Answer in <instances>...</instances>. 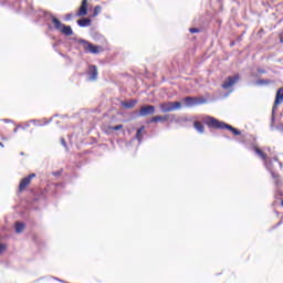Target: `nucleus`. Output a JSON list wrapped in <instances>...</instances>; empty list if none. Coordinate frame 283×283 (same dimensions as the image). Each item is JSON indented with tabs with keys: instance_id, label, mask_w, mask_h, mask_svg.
I'll return each instance as SVG.
<instances>
[{
	"instance_id": "obj_15",
	"label": "nucleus",
	"mask_w": 283,
	"mask_h": 283,
	"mask_svg": "<svg viewBox=\"0 0 283 283\" xmlns=\"http://www.w3.org/2000/svg\"><path fill=\"white\" fill-rule=\"evenodd\" d=\"M136 103H138V101L129 99L128 102H123L122 106L125 107L126 109H132V107H135Z\"/></svg>"
},
{
	"instance_id": "obj_17",
	"label": "nucleus",
	"mask_w": 283,
	"mask_h": 283,
	"mask_svg": "<svg viewBox=\"0 0 283 283\" xmlns=\"http://www.w3.org/2000/svg\"><path fill=\"white\" fill-rule=\"evenodd\" d=\"M193 127L199 132V134H205V126L201 122H195Z\"/></svg>"
},
{
	"instance_id": "obj_19",
	"label": "nucleus",
	"mask_w": 283,
	"mask_h": 283,
	"mask_svg": "<svg viewBox=\"0 0 283 283\" xmlns=\"http://www.w3.org/2000/svg\"><path fill=\"white\" fill-rule=\"evenodd\" d=\"M271 83H273L271 80H258L255 85H271Z\"/></svg>"
},
{
	"instance_id": "obj_13",
	"label": "nucleus",
	"mask_w": 283,
	"mask_h": 283,
	"mask_svg": "<svg viewBox=\"0 0 283 283\" xmlns=\"http://www.w3.org/2000/svg\"><path fill=\"white\" fill-rule=\"evenodd\" d=\"M77 25H80V28H90L92 20L90 18H82L77 20Z\"/></svg>"
},
{
	"instance_id": "obj_36",
	"label": "nucleus",
	"mask_w": 283,
	"mask_h": 283,
	"mask_svg": "<svg viewBox=\"0 0 283 283\" xmlns=\"http://www.w3.org/2000/svg\"><path fill=\"white\" fill-rule=\"evenodd\" d=\"M24 154L23 153H20V156H23Z\"/></svg>"
},
{
	"instance_id": "obj_31",
	"label": "nucleus",
	"mask_w": 283,
	"mask_h": 283,
	"mask_svg": "<svg viewBox=\"0 0 283 283\" xmlns=\"http://www.w3.org/2000/svg\"><path fill=\"white\" fill-rule=\"evenodd\" d=\"M4 120V123H10V119H3Z\"/></svg>"
},
{
	"instance_id": "obj_25",
	"label": "nucleus",
	"mask_w": 283,
	"mask_h": 283,
	"mask_svg": "<svg viewBox=\"0 0 283 283\" xmlns=\"http://www.w3.org/2000/svg\"><path fill=\"white\" fill-rule=\"evenodd\" d=\"M61 143H62L63 147H67V143H65V138H61Z\"/></svg>"
},
{
	"instance_id": "obj_16",
	"label": "nucleus",
	"mask_w": 283,
	"mask_h": 283,
	"mask_svg": "<svg viewBox=\"0 0 283 283\" xmlns=\"http://www.w3.org/2000/svg\"><path fill=\"white\" fill-rule=\"evenodd\" d=\"M169 117L167 115L165 116H155L150 119V123H160V122H165L168 120Z\"/></svg>"
},
{
	"instance_id": "obj_28",
	"label": "nucleus",
	"mask_w": 283,
	"mask_h": 283,
	"mask_svg": "<svg viewBox=\"0 0 283 283\" xmlns=\"http://www.w3.org/2000/svg\"><path fill=\"white\" fill-rule=\"evenodd\" d=\"M54 176H61V172L60 171H56L53 174Z\"/></svg>"
},
{
	"instance_id": "obj_11",
	"label": "nucleus",
	"mask_w": 283,
	"mask_h": 283,
	"mask_svg": "<svg viewBox=\"0 0 283 283\" xmlns=\"http://www.w3.org/2000/svg\"><path fill=\"white\" fill-rule=\"evenodd\" d=\"M156 112V107L154 105L143 106L139 109V116H151Z\"/></svg>"
},
{
	"instance_id": "obj_30",
	"label": "nucleus",
	"mask_w": 283,
	"mask_h": 283,
	"mask_svg": "<svg viewBox=\"0 0 283 283\" xmlns=\"http://www.w3.org/2000/svg\"><path fill=\"white\" fill-rule=\"evenodd\" d=\"M279 165H280V169H282L283 168V164L279 161Z\"/></svg>"
},
{
	"instance_id": "obj_14",
	"label": "nucleus",
	"mask_w": 283,
	"mask_h": 283,
	"mask_svg": "<svg viewBox=\"0 0 283 283\" xmlns=\"http://www.w3.org/2000/svg\"><path fill=\"white\" fill-rule=\"evenodd\" d=\"M143 136H145V126H142L139 129H137V133H136V140H138L139 145L140 143H143Z\"/></svg>"
},
{
	"instance_id": "obj_26",
	"label": "nucleus",
	"mask_w": 283,
	"mask_h": 283,
	"mask_svg": "<svg viewBox=\"0 0 283 283\" xmlns=\"http://www.w3.org/2000/svg\"><path fill=\"white\" fill-rule=\"evenodd\" d=\"M72 17H73L72 13L66 14L65 20H66V21H70V19H72Z\"/></svg>"
},
{
	"instance_id": "obj_18",
	"label": "nucleus",
	"mask_w": 283,
	"mask_h": 283,
	"mask_svg": "<svg viewBox=\"0 0 283 283\" xmlns=\"http://www.w3.org/2000/svg\"><path fill=\"white\" fill-rule=\"evenodd\" d=\"M23 229H25V224L21 222L15 223V232L23 233Z\"/></svg>"
},
{
	"instance_id": "obj_32",
	"label": "nucleus",
	"mask_w": 283,
	"mask_h": 283,
	"mask_svg": "<svg viewBox=\"0 0 283 283\" xmlns=\"http://www.w3.org/2000/svg\"><path fill=\"white\" fill-rule=\"evenodd\" d=\"M0 147H2V148L4 147L3 143H1V142H0Z\"/></svg>"
},
{
	"instance_id": "obj_6",
	"label": "nucleus",
	"mask_w": 283,
	"mask_h": 283,
	"mask_svg": "<svg viewBox=\"0 0 283 283\" xmlns=\"http://www.w3.org/2000/svg\"><path fill=\"white\" fill-rule=\"evenodd\" d=\"M282 103H283V87L276 91L275 101L272 107V120H275V109L277 108V105H282Z\"/></svg>"
},
{
	"instance_id": "obj_4",
	"label": "nucleus",
	"mask_w": 283,
	"mask_h": 283,
	"mask_svg": "<svg viewBox=\"0 0 283 283\" xmlns=\"http://www.w3.org/2000/svg\"><path fill=\"white\" fill-rule=\"evenodd\" d=\"M159 107L164 114H167L169 112H176V109H180L182 104L180 102H166L161 103Z\"/></svg>"
},
{
	"instance_id": "obj_12",
	"label": "nucleus",
	"mask_w": 283,
	"mask_h": 283,
	"mask_svg": "<svg viewBox=\"0 0 283 283\" xmlns=\"http://www.w3.org/2000/svg\"><path fill=\"white\" fill-rule=\"evenodd\" d=\"M87 15V0H82V4L76 13V17Z\"/></svg>"
},
{
	"instance_id": "obj_8",
	"label": "nucleus",
	"mask_w": 283,
	"mask_h": 283,
	"mask_svg": "<svg viewBox=\"0 0 283 283\" xmlns=\"http://www.w3.org/2000/svg\"><path fill=\"white\" fill-rule=\"evenodd\" d=\"M238 81H240V75L237 74V75H233V76H229L223 82L222 88L223 90H229V88L233 87L235 85V83H238Z\"/></svg>"
},
{
	"instance_id": "obj_5",
	"label": "nucleus",
	"mask_w": 283,
	"mask_h": 283,
	"mask_svg": "<svg viewBox=\"0 0 283 283\" xmlns=\"http://www.w3.org/2000/svg\"><path fill=\"white\" fill-rule=\"evenodd\" d=\"M182 101L186 107H196L197 105H205V103H207V99L205 98L191 96H187Z\"/></svg>"
},
{
	"instance_id": "obj_1",
	"label": "nucleus",
	"mask_w": 283,
	"mask_h": 283,
	"mask_svg": "<svg viewBox=\"0 0 283 283\" xmlns=\"http://www.w3.org/2000/svg\"><path fill=\"white\" fill-rule=\"evenodd\" d=\"M206 125H208V127H212L213 129H229V132H232L234 136H240L242 134L239 129L233 128V126L224 122H220L214 117H207Z\"/></svg>"
},
{
	"instance_id": "obj_33",
	"label": "nucleus",
	"mask_w": 283,
	"mask_h": 283,
	"mask_svg": "<svg viewBox=\"0 0 283 283\" xmlns=\"http://www.w3.org/2000/svg\"><path fill=\"white\" fill-rule=\"evenodd\" d=\"M31 123H36V120H34V119H31Z\"/></svg>"
},
{
	"instance_id": "obj_23",
	"label": "nucleus",
	"mask_w": 283,
	"mask_h": 283,
	"mask_svg": "<svg viewBox=\"0 0 283 283\" xmlns=\"http://www.w3.org/2000/svg\"><path fill=\"white\" fill-rule=\"evenodd\" d=\"M3 251H6V244L1 243L0 244V255L2 254Z\"/></svg>"
},
{
	"instance_id": "obj_20",
	"label": "nucleus",
	"mask_w": 283,
	"mask_h": 283,
	"mask_svg": "<svg viewBox=\"0 0 283 283\" xmlns=\"http://www.w3.org/2000/svg\"><path fill=\"white\" fill-rule=\"evenodd\" d=\"M101 6H96L93 11V17H98L101 14Z\"/></svg>"
},
{
	"instance_id": "obj_29",
	"label": "nucleus",
	"mask_w": 283,
	"mask_h": 283,
	"mask_svg": "<svg viewBox=\"0 0 283 283\" xmlns=\"http://www.w3.org/2000/svg\"><path fill=\"white\" fill-rule=\"evenodd\" d=\"M273 160H274V163H279L277 157H274Z\"/></svg>"
},
{
	"instance_id": "obj_24",
	"label": "nucleus",
	"mask_w": 283,
	"mask_h": 283,
	"mask_svg": "<svg viewBox=\"0 0 283 283\" xmlns=\"http://www.w3.org/2000/svg\"><path fill=\"white\" fill-rule=\"evenodd\" d=\"M256 72L259 74H266V70H264V69H258Z\"/></svg>"
},
{
	"instance_id": "obj_35",
	"label": "nucleus",
	"mask_w": 283,
	"mask_h": 283,
	"mask_svg": "<svg viewBox=\"0 0 283 283\" xmlns=\"http://www.w3.org/2000/svg\"><path fill=\"white\" fill-rule=\"evenodd\" d=\"M2 140H8V138H6V137H2Z\"/></svg>"
},
{
	"instance_id": "obj_7",
	"label": "nucleus",
	"mask_w": 283,
	"mask_h": 283,
	"mask_svg": "<svg viewBox=\"0 0 283 283\" xmlns=\"http://www.w3.org/2000/svg\"><path fill=\"white\" fill-rule=\"evenodd\" d=\"M80 43L84 45L85 52H90L91 54H98L101 52V46H96L86 40H80Z\"/></svg>"
},
{
	"instance_id": "obj_10",
	"label": "nucleus",
	"mask_w": 283,
	"mask_h": 283,
	"mask_svg": "<svg viewBox=\"0 0 283 283\" xmlns=\"http://www.w3.org/2000/svg\"><path fill=\"white\" fill-rule=\"evenodd\" d=\"M87 76L88 81H96V78H98V67H96V65H90Z\"/></svg>"
},
{
	"instance_id": "obj_27",
	"label": "nucleus",
	"mask_w": 283,
	"mask_h": 283,
	"mask_svg": "<svg viewBox=\"0 0 283 283\" xmlns=\"http://www.w3.org/2000/svg\"><path fill=\"white\" fill-rule=\"evenodd\" d=\"M19 132V126L13 129V134H17Z\"/></svg>"
},
{
	"instance_id": "obj_2",
	"label": "nucleus",
	"mask_w": 283,
	"mask_h": 283,
	"mask_svg": "<svg viewBox=\"0 0 283 283\" xmlns=\"http://www.w3.org/2000/svg\"><path fill=\"white\" fill-rule=\"evenodd\" d=\"M254 151L258 156L261 157V160H264V165H265L268 171H270L273 180H275V185H280V175L273 172V166H271L272 161L266 160V154H264V151L260 150V148H254Z\"/></svg>"
},
{
	"instance_id": "obj_21",
	"label": "nucleus",
	"mask_w": 283,
	"mask_h": 283,
	"mask_svg": "<svg viewBox=\"0 0 283 283\" xmlns=\"http://www.w3.org/2000/svg\"><path fill=\"white\" fill-rule=\"evenodd\" d=\"M109 129H112L113 132H118V130L123 129V124L109 127Z\"/></svg>"
},
{
	"instance_id": "obj_3",
	"label": "nucleus",
	"mask_w": 283,
	"mask_h": 283,
	"mask_svg": "<svg viewBox=\"0 0 283 283\" xmlns=\"http://www.w3.org/2000/svg\"><path fill=\"white\" fill-rule=\"evenodd\" d=\"M51 21H52L55 30H57V32H61L65 36H72V34H74L72 27L63 24L62 22H60V20L56 17L51 15Z\"/></svg>"
},
{
	"instance_id": "obj_22",
	"label": "nucleus",
	"mask_w": 283,
	"mask_h": 283,
	"mask_svg": "<svg viewBox=\"0 0 283 283\" xmlns=\"http://www.w3.org/2000/svg\"><path fill=\"white\" fill-rule=\"evenodd\" d=\"M189 32H191V34H197L198 32H200V29H198V28H190Z\"/></svg>"
},
{
	"instance_id": "obj_34",
	"label": "nucleus",
	"mask_w": 283,
	"mask_h": 283,
	"mask_svg": "<svg viewBox=\"0 0 283 283\" xmlns=\"http://www.w3.org/2000/svg\"><path fill=\"white\" fill-rule=\"evenodd\" d=\"M25 127H30V124L28 123V124H25Z\"/></svg>"
},
{
	"instance_id": "obj_9",
	"label": "nucleus",
	"mask_w": 283,
	"mask_h": 283,
	"mask_svg": "<svg viewBox=\"0 0 283 283\" xmlns=\"http://www.w3.org/2000/svg\"><path fill=\"white\" fill-rule=\"evenodd\" d=\"M36 178V174H31L28 177H24L19 185V191H25V187H28L30 185V182H32V179Z\"/></svg>"
}]
</instances>
